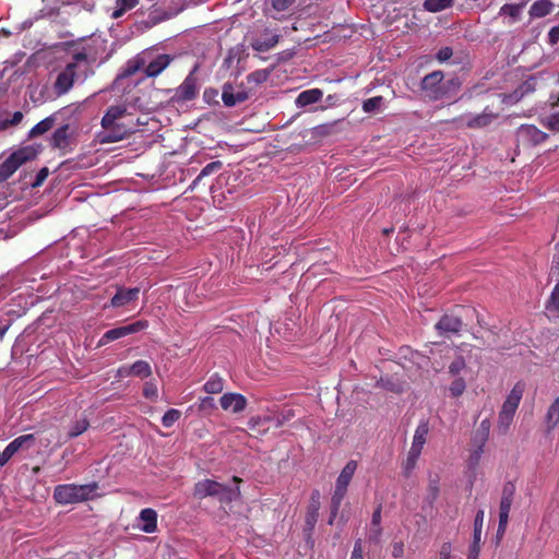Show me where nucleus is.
Instances as JSON below:
<instances>
[{"instance_id":"nucleus-29","label":"nucleus","mask_w":559,"mask_h":559,"mask_svg":"<svg viewBox=\"0 0 559 559\" xmlns=\"http://www.w3.org/2000/svg\"><path fill=\"white\" fill-rule=\"evenodd\" d=\"M428 433H429L428 421H420L415 430L413 443H412L411 448L423 451V448L426 443Z\"/></svg>"},{"instance_id":"nucleus-10","label":"nucleus","mask_w":559,"mask_h":559,"mask_svg":"<svg viewBox=\"0 0 559 559\" xmlns=\"http://www.w3.org/2000/svg\"><path fill=\"white\" fill-rule=\"evenodd\" d=\"M76 63L70 62L57 75L53 84V91L58 96L67 94L74 85L76 79Z\"/></svg>"},{"instance_id":"nucleus-59","label":"nucleus","mask_w":559,"mask_h":559,"mask_svg":"<svg viewBox=\"0 0 559 559\" xmlns=\"http://www.w3.org/2000/svg\"><path fill=\"white\" fill-rule=\"evenodd\" d=\"M380 522H381V506H379L373 514H372V520H371V524L376 527H378L377 532L379 533V525H380Z\"/></svg>"},{"instance_id":"nucleus-6","label":"nucleus","mask_w":559,"mask_h":559,"mask_svg":"<svg viewBox=\"0 0 559 559\" xmlns=\"http://www.w3.org/2000/svg\"><path fill=\"white\" fill-rule=\"evenodd\" d=\"M148 326V322L146 320H139L131 324L118 326L111 330L106 331L100 337L98 345H106L112 341L119 340L127 335L138 333L142 330H145Z\"/></svg>"},{"instance_id":"nucleus-62","label":"nucleus","mask_w":559,"mask_h":559,"mask_svg":"<svg viewBox=\"0 0 559 559\" xmlns=\"http://www.w3.org/2000/svg\"><path fill=\"white\" fill-rule=\"evenodd\" d=\"M404 552V549H403V544L401 543H395L393 545V551H392V555L394 558H400Z\"/></svg>"},{"instance_id":"nucleus-16","label":"nucleus","mask_w":559,"mask_h":559,"mask_svg":"<svg viewBox=\"0 0 559 559\" xmlns=\"http://www.w3.org/2000/svg\"><path fill=\"white\" fill-rule=\"evenodd\" d=\"M249 98V93L242 88L235 91L234 86L229 83L224 84L222 99L225 106L234 107L237 104L243 103Z\"/></svg>"},{"instance_id":"nucleus-41","label":"nucleus","mask_w":559,"mask_h":559,"mask_svg":"<svg viewBox=\"0 0 559 559\" xmlns=\"http://www.w3.org/2000/svg\"><path fill=\"white\" fill-rule=\"evenodd\" d=\"M421 451L416 449H409L407 459L404 465L405 474L408 476L409 473L415 468L418 457L420 456Z\"/></svg>"},{"instance_id":"nucleus-2","label":"nucleus","mask_w":559,"mask_h":559,"mask_svg":"<svg viewBox=\"0 0 559 559\" xmlns=\"http://www.w3.org/2000/svg\"><path fill=\"white\" fill-rule=\"evenodd\" d=\"M98 488L96 483L86 485H58L53 490V499L59 504H70L88 500Z\"/></svg>"},{"instance_id":"nucleus-58","label":"nucleus","mask_w":559,"mask_h":559,"mask_svg":"<svg viewBox=\"0 0 559 559\" xmlns=\"http://www.w3.org/2000/svg\"><path fill=\"white\" fill-rule=\"evenodd\" d=\"M139 0H116L117 5H121L122 10H131L138 4Z\"/></svg>"},{"instance_id":"nucleus-22","label":"nucleus","mask_w":559,"mask_h":559,"mask_svg":"<svg viewBox=\"0 0 559 559\" xmlns=\"http://www.w3.org/2000/svg\"><path fill=\"white\" fill-rule=\"evenodd\" d=\"M139 520L142 522L140 528L145 533H154L157 530V512L146 508L140 512Z\"/></svg>"},{"instance_id":"nucleus-11","label":"nucleus","mask_w":559,"mask_h":559,"mask_svg":"<svg viewBox=\"0 0 559 559\" xmlns=\"http://www.w3.org/2000/svg\"><path fill=\"white\" fill-rule=\"evenodd\" d=\"M463 321L460 316L454 313H444L436 323L435 328L438 333L445 337L459 334L463 329Z\"/></svg>"},{"instance_id":"nucleus-20","label":"nucleus","mask_w":559,"mask_h":559,"mask_svg":"<svg viewBox=\"0 0 559 559\" xmlns=\"http://www.w3.org/2000/svg\"><path fill=\"white\" fill-rule=\"evenodd\" d=\"M173 57L166 53L158 55L153 59L144 69L147 78H156L173 61Z\"/></svg>"},{"instance_id":"nucleus-13","label":"nucleus","mask_w":559,"mask_h":559,"mask_svg":"<svg viewBox=\"0 0 559 559\" xmlns=\"http://www.w3.org/2000/svg\"><path fill=\"white\" fill-rule=\"evenodd\" d=\"M51 148L58 150L61 155L69 153L71 148L70 124L66 123L57 128L49 139Z\"/></svg>"},{"instance_id":"nucleus-44","label":"nucleus","mask_w":559,"mask_h":559,"mask_svg":"<svg viewBox=\"0 0 559 559\" xmlns=\"http://www.w3.org/2000/svg\"><path fill=\"white\" fill-rule=\"evenodd\" d=\"M465 389H466V383L463 378L454 379L449 386L450 394L453 397L461 396L464 393Z\"/></svg>"},{"instance_id":"nucleus-36","label":"nucleus","mask_w":559,"mask_h":559,"mask_svg":"<svg viewBox=\"0 0 559 559\" xmlns=\"http://www.w3.org/2000/svg\"><path fill=\"white\" fill-rule=\"evenodd\" d=\"M454 0H425L423 7L428 12L437 13L452 8Z\"/></svg>"},{"instance_id":"nucleus-64","label":"nucleus","mask_w":559,"mask_h":559,"mask_svg":"<svg viewBox=\"0 0 559 559\" xmlns=\"http://www.w3.org/2000/svg\"><path fill=\"white\" fill-rule=\"evenodd\" d=\"M558 254L555 255L554 259V265L551 267L554 273H557L559 275V243L556 246Z\"/></svg>"},{"instance_id":"nucleus-31","label":"nucleus","mask_w":559,"mask_h":559,"mask_svg":"<svg viewBox=\"0 0 559 559\" xmlns=\"http://www.w3.org/2000/svg\"><path fill=\"white\" fill-rule=\"evenodd\" d=\"M218 491L219 493L215 498H217L222 503H230L240 497V489L238 486L233 488L221 484Z\"/></svg>"},{"instance_id":"nucleus-33","label":"nucleus","mask_w":559,"mask_h":559,"mask_svg":"<svg viewBox=\"0 0 559 559\" xmlns=\"http://www.w3.org/2000/svg\"><path fill=\"white\" fill-rule=\"evenodd\" d=\"M127 374H132L142 379L148 378L152 374V368L147 361L136 360L130 366Z\"/></svg>"},{"instance_id":"nucleus-57","label":"nucleus","mask_w":559,"mask_h":559,"mask_svg":"<svg viewBox=\"0 0 559 559\" xmlns=\"http://www.w3.org/2000/svg\"><path fill=\"white\" fill-rule=\"evenodd\" d=\"M47 176H48V169H47L46 167L41 168V169L37 173V175H36V179H35V181H34L33 186H34V187H38V186H40V185L45 181V179L47 178Z\"/></svg>"},{"instance_id":"nucleus-48","label":"nucleus","mask_w":559,"mask_h":559,"mask_svg":"<svg viewBox=\"0 0 559 559\" xmlns=\"http://www.w3.org/2000/svg\"><path fill=\"white\" fill-rule=\"evenodd\" d=\"M272 8L277 11V12H282V11H285L287 10L288 8H290L296 0H267Z\"/></svg>"},{"instance_id":"nucleus-8","label":"nucleus","mask_w":559,"mask_h":559,"mask_svg":"<svg viewBox=\"0 0 559 559\" xmlns=\"http://www.w3.org/2000/svg\"><path fill=\"white\" fill-rule=\"evenodd\" d=\"M491 424L488 418L483 419L479 424V426L476 428V430L473 433L472 442L475 447L471 454V461L475 464L478 463L483 452L484 448L486 445V442L488 441L489 433H490Z\"/></svg>"},{"instance_id":"nucleus-4","label":"nucleus","mask_w":559,"mask_h":559,"mask_svg":"<svg viewBox=\"0 0 559 559\" xmlns=\"http://www.w3.org/2000/svg\"><path fill=\"white\" fill-rule=\"evenodd\" d=\"M348 485H349V463H347L343 467L340 476L336 479L335 489H334V492H333V496L331 499V514H330V519H329V524L334 523V520L336 519V516L338 514L341 503L347 495Z\"/></svg>"},{"instance_id":"nucleus-30","label":"nucleus","mask_w":559,"mask_h":559,"mask_svg":"<svg viewBox=\"0 0 559 559\" xmlns=\"http://www.w3.org/2000/svg\"><path fill=\"white\" fill-rule=\"evenodd\" d=\"M440 493V477L438 474H430L427 486V502L432 506Z\"/></svg>"},{"instance_id":"nucleus-3","label":"nucleus","mask_w":559,"mask_h":559,"mask_svg":"<svg viewBox=\"0 0 559 559\" xmlns=\"http://www.w3.org/2000/svg\"><path fill=\"white\" fill-rule=\"evenodd\" d=\"M39 153V146L26 145L13 153L0 164V183L7 181L23 164L33 160Z\"/></svg>"},{"instance_id":"nucleus-46","label":"nucleus","mask_w":559,"mask_h":559,"mask_svg":"<svg viewBox=\"0 0 559 559\" xmlns=\"http://www.w3.org/2000/svg\"><path fill=\"white\" fill-rule=\"evenodd\" d=\"M267 421H269V418L253 417L248 421V427L252 431H257V432L265 431L269 428L263 427L262 429H260V426H264L265 423H267Z\"/></svg>"},{"instance_id":"nucleus-24","label":"nucleus","mask_w":559,"mask_h":559,"mask_svg":"<svg viewBox=\"0 0 559 559\" xmlns=\"http://www.w3.org/2000/svg\"><path fill=\"white\" fill-rule=\"evenodd\" d=\"M323 92L320 88H310L301 92L295 103L298 108H302L321 100Z\"/></svg>"},{"instance_id":"nucleus-12","label":"nucleus","mask_w":559,"mask_h":559,"mask_svg":"<svg viewBox=\"0 0 559 559\" xmlns=\"http://www.w3.org/2000/svg\"><path fill=\"white\" fill-rule=\"evenodd\" d=\"M516 136L524 145L531 146L542 144L549 138L546 132L534 124H522L516 131Z\"/></svg>"},{"instance_id":"nucleus-42","label":"nucleus","mask_w":559,"mask_h":559,"mask_svg":"<svg viewBox=\"0 0 559 559\" xmlns=\"http://www.w3.org/2000/svg\"><path fill=\"white\" fill-rule=\"evenodd\" d=\"M270 72L265 69L257 70L247 75L248 83H254L255 85L267 81Z\"/></svg>"},{"instance_id":"nucleus-38","label":"nucleus","mask_w":559,"mask_h":559,"mask_svg":"<svg viewBox=\"0 0 559 559\" xmlns=\"http://www.w3.org/2000/svg\"><path fill=\"white\" fill-rule=\"evenodd\" d=\"M203 389L209 394L221 393L224 389V379L217 373L212 374L204 383Z\"/></svg>"},{"instance_id":"nucleus-14","label":"nucleus","mask_w":559,"mask_h":559,"mask_svg":"<svg viewBox=\"0 0 559 559\" xmlns=\"http://www.w3.org/2000/svg\"><path fill=\"white\" fill-rule=\"evenodd\" d=\"M484 510H478L474 519L473 543L469 547L467 559H478L480 552V539L484 525Z\"/></svg>"},{"instance_id":"nucleus-47","label":"nucleus","mask_w":559,"mask_h":559,"mask_svg":"<svg viewBox=\"0 0 559 559\" xmlns=\"http://www.w3.org/2000/svg\"><path fill=\"white\" fill-rule=\"evenodd\" d=\"M466 367L465 360L462 356H457L449 366V372L452 376H457Z\"/></svg>"},{"instance_id":"nucleus-45","label":"nucleus","mask_w":559,"mask_h":559,"mask_svg":"<svg viewBox=\"0 0 559 559\" xmlns=\"http://www.w3.org/2000/svg\"><path fill=\"white\" fill-rule=\"evenodd\" d=\"M180 411L175 408L168 409L162 418V424L164 427L169 428L180 418Z\"/></svg>"},{"instance_id":"nucleus-5","label":"nucleus","mask_w":559,"mask_h":559,"mask_svg":"<svg viewBox=\"0 0 559 559\" xmlns=\"http://www.w3.org/2000/svg\"><path fill=\"white\" fill-rule=\"evenodd\" d=\"M198 95V80L194 75V71H192L186 76L183 82L174 90V94L170 96V102L174 104H183L195 99Z\"/></svg>"},{"instance_id":"nucleus-25","label":"nucleus","mask_w":559,"mask_h":559,"mask_svg":"<svg viewBox=\"0 0 559 559\" xmlns=\"http://www.w3.org/2000/svg\"><path fill=\"white\" fill-rule=\"evenodd\" d=\"M126 112L127 108L124 106H110L102 118V127L107 128L118 123V120L121 119Z\"/></svg>"},{"instance_id":"nucleus-19","label":"nucleus","mask_w":559,"mask_h":559,"mask_svg":"<svg viewBox=\"0 0 559 559\" xmlns=\"http://www.w3.org/2000/svg\"><path fill=\"white\" fill-rule=\"evenodd\" d=\"M140 288H118L117 293L112 296L110 305L114 308L123 307L135 301L139 298Z\"/></svg>"},{"instance_id":"nucleus-52","label":"nucleus","mask_w":559,"mask_h":559,"mask_svg":"<svg viewBox=\"0 0 559 559\" xmlns=\"http://www.w3.org/2000/svg\"><path fill=\"white\" fill-rule=\"evenodd\" d=\"M16 452L8 444L0 453V467H3Z\"/></svg>"},{"instance_id":"nucleus-55","label":"nucleus","mask_w":559,"mask_h":559,"mask_svg":"<svg viewBox=\"0 0 559 559\" xmlns=\"http://www.w3.org/2000/svg\"><path fill=\"white\" fill-rule=\"evenodd\" d=\"M548 41L550 45H556L559 41V24L550 28L548 33Z\"/></svg>"},{"instance_id":"nucleus-60","label":"nucleus","mask_w":559,"mask_h":559,"mask_svg":"<svg viewBox=\"0 0 559 559\" xmlns=\"http://www.w3.org/2000/svg\"><path fill=\"white\" fill-rule=\"evenodd\" d=\"M451 558V544L444 543L441 546L440 550V559H450Z\"/></svg>"},{"instance_id":"nucleus-7","label":"nucleus","mask_w":559,"mask_h":559,"mask_svg":"<svg viewBox=\"0 0 559 559\" xmlns=\"http://www.w3.org/2000/svg\"><path fill=\"white\" fill-rule=\"evenodd\" d=\"M443 78L442 71H433L423 79L420 87L430 99L438 100L444 96Z\"/></svg>"},{"instance_id":"nucleus-56","label":"nucleus","mask_w":559,"mask_h":559,"mask_svg":"<svg viewBox=\"0 0 559 559\" xmlns=\"http://www.w3.org/2000/svg\"><path fill=\"white\" fill-rule=\"evenodd\" d=\"M364 550H362V547H361V540L358 539L356 540L355 545H354V549L352 551V559H362L364 556Z\"/></svg>"},{"instance_id":"nucleus-27","label":"nucleus","mask_w":559,"mask_h":559,"mask_svg":"<svg viewBox=\"0 0 559 559\" xmlns=\"http://www.w3.org/2000/svg\"><path fill=\"white\" fill-rule=\"evenodd\" d=\"M515 490H516L515 485L512 481H507L503 485L499 511L510 512L512 503H513Z\"/></svg>"},{"instance_id":"nucleus-15","label":"nucleus","mask_w":559,"mask_h":559,"mask_svg":"<svg viewBox=\"0 0 559 559\" xmlns=\"http://www.w3.org/2000/svg\"><path fill=\"white\" fill-rule=\"evenodd\" d=\"M221 407L224 411H231L237 414L242 412L247 406V399L240 393H225L219 399Z\"/></svg>"},{"instance_id":"nucleus-17","label":"nucleus","mask_w":559,"mask_h":559,"mask_svg":"<svg viewBox=\"0 0 559 559\" xmlns=\"http://www.w3.org/2000/svg\"><path fill=\"white\" fill-rule=\"evenodd\" d=\"M221 488V483L212 479H203L194 485L193 496L197 499H204L206 497H216Z\"/></svg>"},{"instance_id":"nucleus-39","label":"nucleus","mask_w":559,"mask_h":559,"mask_svg":"<svg viewBox=\"0 0 559 559\" xmlns=\"http://www.w3.org/2000/svg\"><path fill=\"white\" fill-rule=\"evenodd\" d=\"M90 427V421L86 417L75 420L69 428L68 439H73L84 433Z\"/></svg>"},{"instance_id":"nucleus-34","label":"nucleus","mask_w":559,"mask_h":559,"mask_svg":"<svg viewBox=\"0 0 559 559\" xmlns=\"http://www.w3.org/2000/svg\"><path fill=\"white\" fill-rule=\"evenodd\" d=\"M222 167H223V163L221 160H214V162L209 163L206 166H204L202 168V170L200 171L198 177L192 181L190 188L191 189L195 188L204 177H207L214 173H217L218 170L222 169Z\"/></svg>"},{"instance_id":"nucleus-43","label":"nucleus","mask_w":559,"mask_h":559,"mask_svg":"<svg viewBox=\"0 0 559 559\" xmlns=\"http://www.w3.org/2000/svg\"><path fill=\"white\" fill-rule=\"evenodd\" d=\"M382 104H383V97L374 96V97L364 100L362 109L365 112H374L382 106Z\"/></svg>"},{"instance_id":"nucleus-61","label":"nucleus","mask_w":559,"mask_h":559,"mask_svg":"<svg viewBox=\"0 0 559 559\" xmlns=\"http://www.w3.org/2000/svg\"><path fill=\"white\" fill-rule=\"evenodd\" d=\"M23 114L21 111H15L12 117L9 119V123L12 126H17L23 120Z\"/></svg>"},{"instance_id":"nucleus-28","label":"nucleus","mask_w":559,"mask_h":559,"mask_svg":"<svg viewBox=\"0 0 559 559\" xmlns=\"http://www.w3.org/2000/svg\"><path fill=\"white\" fill-rule=\"evenodd\" d=\"M555 4L550 0H537L530 8L532 19H540L552 12Z\"/></svg>"},{"instance_id":"nucleus-54","label":"nucleus","mask_w":559,"mask_h":559,"mask_svg":"<svg viewBox=\"0 0 559 559\" xmlns=\"http://www.w3.org/2000/svg\"><path fill=\"white\" fill-rule=\"evenodd\" d=\"M453 55V50L450 47H443L437 52V59L440 62L449 60Z\"/></svg>"},{"instance_id":"nucleus-50","label":"nucleus","mask_w":559,"mask_h":559,"mask_svg":"<svg viewBox=\"0 0 559 559\" xmlns=\"http://www.w3.org/2000/svg\"><path fill=\"white\" fill-rule=\"evenodd\" d=\"M143 395L150 400H156L158 395L157 386L154 383L146 382L143 388Z\"/></svg>"},{"instance_id":"nucleus-21","label":"nucleus","mask_w":559,"mask_h":559,"mask_svg":"<svg viewBox=\"0 0 559 559\" xmlns=\"http://www.w3.org/2000/svg\"><path fill=\"white\" fill-rule=\"evenodd\" d=\"M278 40L280 36L277 34H273L269 29H265L263 35L253 39L251 46L255 51L265 52L276 46Z\"/></svg>"},{"instance_id":"nucleus-23","label":"nucleus","mask_w":559,"mask_h":559,"mask_svg":"<svg viewBox=\"0 0 559 559\" xmlns=\"http://www.w3.org/2000/svg\"><path fill=\"white\" fill-rule=\"evenodd\" d=\"M546 435H550L559 426V395L549 405L545 415Z\"/></svg>"},{"instance_id":"nucleus-1","label":"nucleus","mask_w":559,"mask_h":559,"mask_svg":"<svg viewBox=\"0 0 559 559\" xmlns=\"http://www.w3.org/2000/svg\"><path fill=\"white\" fill-rule=\"evenodd\" d=\"M524 391L525 383L523 381L516 382L503 402L497 425V430L500 435H506L509 431Z\"/></svg>"},{"instance_id":"nucleus-40","label":"nucleus","mask_w":559,"mask_h":559,"mask_svg":"<svg viewBox=\"0 0 559 559\" xmlns=\"http://www.w3.org/2000/svg\"><path fill=\"white\" fill-rule=\"evenodd\" d=\"M143 66L144 61L141 59L130 60L126 68L118 74L116 80L127 79L135 74Z\"/></svg>"},{"instance_id":"nucleus-26","label":"nucleus","mask_w":559,"mask_h":559,"mask_svg":"<svg viewBox=\"0 0 559 559\" xmlns=\"http://www.w3.org/2000/svg\"><path fill=\"white\" fill-rule=\"evenodd\" d=\"M320 509V491L318 489H314L311 492L310 497V503L308 506V511L306 515V523L309 526H313L317 522L318 514Z\"/></svg>"},{"instance_id":"nucleus-53","label":"nucleus","mask_w":559,"mask_h":559,"mask_svg":"<svg viewBox=\"0 0 559 559\" xmlns=\"http://www.w3.org/2000/svg\"><path fill=\"white\" fill-rule=\"evenodd\" d=\"M215 408L214 399L211 396H205L200 400L199 409L206 411Z\"/></svg>"},{"instance_id":"nucleus-18","label":"nucleus","mask_w":559,"mask_h":559,"mask_svg":"<svg viewBox=\"0 0 559 559\" xmlns=\"http://www.w3.org/2000/svg\"><path fill=\"white\" fill-rule=\"evenodd\" d=\"M103 129L104 132L100 134V143L119 142L126 139L130 133V131L119 122Z\"/></svg>"},{"instance_id":"nucleus-37","label":"nucleus","mask_w":559,"mask_h":559,"mask_svg":"<svg viewBox=\"0 0 559 559\" xmlns=\"http://www.w3.org/2000/svg\"><path fill=\"white\" fill-rule=\"evenodd\" d=\"M528 0H522L520 3H506L500 8V15H509L513 20L519 19L522 9L526 5Z\"/></svg>"},{"instance_id":"nucleus-49","label":"nucleus","mask_w":559,"mask_h":559,"mask_svg":"<svg viewBox=\"0 0 559 559\" xmlns=\"http://www.w3.org/2000/svg\"><path fill=\"white\" fill-rule=\"evenodd\" d=\"M544 124L550 131L559 132V112L550 115Z\"/></svg>"},{"instance_id":"nucleus-63","label":"nucleus","mask_w":559,"mask_h":559,"mask_svg":"<svg viewBox=\"0 0 559 559\" xmlns=\"http://www.w3.org/2000/svg\"><path fill=\"white\" fill-rule=\"evenodd\" d=\"M509 513L510 512L499 511V524L498 525L508 526Z\"/></svg>"},{"instance_id":"nucleus-9","label":"nucleus","mask_w":559,"mask_h":559,"mask_svg":"<svg viewBox=\"0 0 559 559\" xmlns=\"http://www.w3.org/2000/svg\"><path fill=\"white\" fill-rule=\"evenodd\" d=\"M79 110V106H74V105H69V106H66L63 107L62 109H60L59 111L46 117L45 119H43L41 121H39L38 123H36L28 132L27 134V138L28 139H35V138H38L45 133H47L48 131H50L56 121H57V116L58 115H67V114H73L75 111Z\"/></svg>"},{"instance_id":"nucleus-32","label":"nucleus","mask_w":559,"mask_h":559,"mask_svg":"<svg viewBox=\"0 0 559 559\" xmlns=\"http://www.w3.org/2000/svg\"><path fill=\"white\" fill-rule=\"evenodd\" d=\"M35 436L33 433L22 435L12 440L9 445L17 453L20 450H28L35 444Z\"/></svg>"},{"instance_id":"nucleus-35","label":"nucleus","mask_w":559,"mask_h":559,"mask_svg":"<svg viewBox=\"0 0 559 559\" xmlns=\"http://www.w3.org/2000/svg\"><path fill=\"white\" fill-rule=\"evenodd\" d=\"M496 117V115L483 112L468 119L466 126L471 129L484 128L490 124Z\"/></svg>"},{"instance_id":"nucleus-51","label":"nucleus","mask_w":559,"mask_h":559,"mask_svg":"<svg viewBox=\"0 0 559 559\" xmlns=\"http://www.w3.org/2000/svg\"><path fill=\"white\" fill-rule=\"evenodd\" d=\"M536 81L534 79H530L525 82H523L519 90L515 91V94L520 93L521 96H523L526 93L533 92L535 90Z\"/></svg>"}]
</instances>
